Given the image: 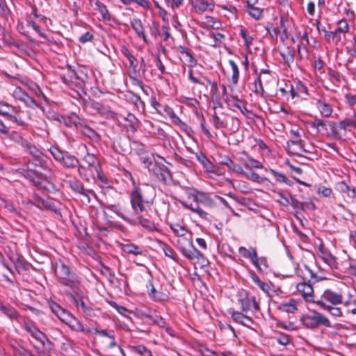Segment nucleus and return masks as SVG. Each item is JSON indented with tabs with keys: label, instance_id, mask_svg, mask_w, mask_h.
Returning a JSON list of instances; mask_svg holds the SVG:
<instances>
[{
	"label": "nucleus",
	"instance_id": "nucleus-18",
	"mask_svg": "<svg viewBox=\"0 0 356 356\" xmlns=\"http://www.w3.org/2000/svg\"><path fill=\"white\" fill-rule=\"evenodd\" d=\"M278 50L284 63L288 66H290L291 64L293 63L295 59V50L293 47L283 44L279 47Z\"/></svg>",
	"mask_w": 356,
	"mask_h": 356
},
{
	"label": "nucleus",
	"instance_id": "nucleus-8",
	"mask_svg": "<svg viewBox=\"0 0 356 356\" xmlns=\"http://www.w3.org/2000/svg\"><path fill=\"white\" fill-rule=\"evenodd\" d=\"M321 302L327 305H341L343 302V296L331 289H326L319 298L316 299L315 305L320 309L322 308Z\"/></svg>",
	"mask_w": 356,
	"mask_h": 356
},
{
	"label": "nucleus",
	"instance_id": "nucleus-10",
	"mask_svg": "<svg viewBox=\"0 0 356 356\" xmlns=\"http://www.w3.org/2000/svg\"><path fill=\"white\" fill-rule=\"evenodd\" d=\"M67 184L74 193L85 197L88 202H90L92 197L96 198L97 197L93 190L86 188L83 184L75 177L68 180Z\"/></svg>",
	"mask_w": 356,
	"mask_h": 356
},
{
	"label": "nucleus",
	"instance_id": "nucleus-49",
	"mask_svg": "<svg viewBox=\"0 0 356 356\" xmlns=\"http://www.w3.org/2000/svg\"><path fill=\"white\" fill-rule=\"evenodd\" d=\"M22 102L31 108L35 109L40 107V104L28 94H26V95L23 98Z\"/></svg>",
	"mask_w": 356,
	"mask_h": 356
},
{
	"label": "nucleus",
	"instance_id": "nucleus-4",
	"mask_svg": "<svg viewBox=\"0 0 356 356\" xmlns=\"http://www.w3.org/2000/svg\"><path fill=\"white\" fill-rule=\"evenodd\" d=\"M55 273L58 282L67 287V291H74L75 288H80V277L63 262L56 264Z\"/></svg>",
	"mask_w": 356,
	"mask_h": 356
},
{
	"label": "nucleus",
	"instance_id": "nucleus-20",
	"mask_svg": "<svg viewBox=\"0 0 356 356\" xmlns=\"http://www.w3.org/2000/svg\"><path fill=\"white\" fill-rule=\"evenodd\" d=\"M291 134L293 136V140H289L287 142V145L289 147H291L292 145L297 146V149L294 150V153L300 156V152H307L306 149H305L301 144L302 140L300 138V136L298 130L291 129L290 131Z\"/></svg>",
	"mask_w": 356,
	"mask_h": 356
},
{
	"label": "nucleus",
	"instance_id": "nucleus-42",
	"mask_svg": "<svg viewBox=\"0 0 356 356\" xmlns=\"http://www.w3.org/2000/svg\"><path fill=\"white\" fill-rule=\"evenodd\" d=\"M246 10L248 14L255 19H259L262 17L263 10L258 7H254V6H252L246 7Z\"/></svg>",
	"mask_w": 356,
	"mask_h": 356
},
{
	"label": "nucleus",
	"instance_id": "nucleus-36",
	"mask_svg": "<svg viewBox=\"0 0 356 356\" xmlns=\"http://www.w3.org/2000/svg\"><path fill=\"white\" fill-rule=\"evenodd\" d=\"M0 310L10 319H16L19 317L17 311L10 305L1 306Z\"/></svg>",
	"mask_w": 356,
	"mask_h": 356
},
{
	"label": "nucleus",
	"instance_id": "nucleus-14",
	"mask_svg": "<svg viewBox=\"0 0 356 356\" xmlns=\"http://www.w3.org/2000/svg\"><path fill=\"white\" fill-rule=\"evenodd\" d=\"M238 252L243 257L250 259L258 270H262V268L259 264L256 248L250 247L248 249L241 246L238 248Z\"/></svg>",
	"mask_w": 356,
	"mask_h": 356
},
{
	"label": "nucleus",
	"instance_id": "nucleus-7",
	"mask_svg": "<svg viewBox=\"0 0 356 356\" xmlns=\"http://www.w3.org/2000/svg\"><path fill=\"white\" fill-rule=\"evenodd\" d=\"M51 165L52 162L51 159L47 155L43 154L38 157L29 160L27 167L31 171H33L37 177H40L42 175L43 172L51 175Z\"/></svg>",
	"mask_w": 356,
	"mask_h": 356
},
{
	"label": "nucleus",
	"instance_id": "nucleus-38",
	"mask_svg": "<svg viewBox=\"0 0 356 356\" xmlns=\"http://www.w3.org/2000/svg\"><path fill=\"white\" fill-rule=\"evenodd\" d=\"M229 64L232 70V82L234 85H236L239 79V70L236 63L233 60H229Z\"/></svg>",
	"mask_w": 356,
	"mask_h": 356
},
{
	"label": "nucleus",
	"instance_id": "nucleus-5",
	"mask_svg": "<svg viewBox=\"0 0 356 356\" xmlns=\"http://www.w3.org/2000/svg\"><path fill=\"white\" fill-rule=\"evenodd\" d=\"M188 197L192 198L194 201L193 203L188 204L186 201H181V204L186 209L191 210L198 214V216L207 220L209 218V213L202 209L200 204L204 206L211 208L214 206V202L212 199L206 193L202 192H197V193H188Z\"/></svg>",
	"mask_w": 356,
	"mask_h": 356
},
{
	"label": "nucleus",
	"instance_id": "nucleus-47",
	"mask_svg": "<svg viewBox=\"0 0 356 356\" xmlns=\"http://www.w3.org/2000/svg\"><path fill=\"white\" fill-rule=\"evenodd\" d=\"M193 242L190 239H187L186 238H179L177 241V247L179 250L182 253L183 250H186L191 247Z\"/></svg>",
	"mask_w": 356,
	"mask_h": 356
},
{
	"label": "nucleus",
	"instance_id": "nucleus-52",
	"mask_svg": "<svg viewBox=\"0 0 356 356\" xmlns=\"http://www.w3.org/2000/svg\"><path fill=\"white\" fill-rule=\"evenodd\" d=\"M195 84H199L204 87L206 90L208 88L207 84L211 85L212 87H216V84L214 82H212L209 79H208L206 76H202V78H197L195 81L194 82Z\"/></svg>",
	"mask_w": 356,
	"mask_h": 356
},
{
	"label": "nucleus",
	"instance_id": "nucleus-29",
	"mask_svg": "<svg viewBox=\"0 0 356 356\" xmlns=\"http://www.w3.org/2000/svg\"><path fill=\"white\" fill-rule=\"evenodd\" d=\"M322 308L321 309L325 310L329 312V314L334 317V318H340L343 316V312L339 305H327L323 302H321Z\"/></svg>",
	"mask_w": 356,
	"mask_h": 356
},
{
	"label": "nucleus",
	"instance_id": "nucleus-55",
	"mask_svg": "<svg viewBox=\"0 0 356 356\" xmlns=\"http://www.w3.org/2000/svg\"><path fill=\"white\" fill-rule=\"evenodd\" d=\"M254 92L257 95H260L261 97L264 96V90L262 86V82L260 75L255 79L254 82Z\"/></svg>",
	"mask_w": 356,
	"mask_h": 356
},
{
	"label": "nucleus",
	"instance_id": "nucleus-9",
	"mask_svg": "<svg viewBox=\"0 0 356 356\" xmlns=\"http://www.w3.org/2000/svg\"><path fill=\"white\" fill-rule=\"evenodd\" d=\"M74 305V306L79 309L81 308L82 312L88 316H90L92 313V309L91 307L87 305L84 301L85 296L81 288H75L74 291H67Z\"/></svg>",
	"mask_w": 356,
	"mask_h": 356
},
{
	"label": "nucleus",
	"instance_id": "nucleus-48",
	"mask_svg": "<svg viewBox=\"0 0 356 356\" xmlns=\"http://www.w3.org/2000/svg\"><path fill=\"white\" fill-rule=\"evenodd\" d=\"M339 186L341 187V190L343 193H346L349 197L354 198L355 197L356 193L355 188H351L345 181L339 183Z\"/></svg>",
	"mask_w": 356,
	"mask_h": 356
},
{
	"label": "nucleus",
	"instance_id": "nucleus-53",
	"mask_svg": "<svg viewBox=\"0 0 356 356\" xmlns=\"http://www.w3.org/2000/svg\"><path fill=\"white\" fill-rule=\"evenodd\" d=\"M14 111V108L8 104H3L0 106V115L6 116L9 119V116H11V112Z\"/></svg>",
	"mask_w": 356,
	"mask_h": 356
},
{
	"label": "nucleus",
	"instance_id": "nucleus-33",
	"mask_svg": "<svg viewBox=\"0 0 356 356\" xmlns=\"http://www.w3.org/2000/svg\"><path fill=\"white\" fill-rule=\"evenodd\" d=\"M339 127L345 132L348 127L356 128V115L354 114L353 115L340 121Z\"/></svg>",
	"mask_w": 356,
	"mask_h": 356
},
{
	"label": "nucleus",
	"instance_id": "nucleus-62",
	"mask_svg": "<svg viewBox=\"0 0 356 356\" xmlns=\"http://www.w3.org/2000/svg\"><path fill=\"white\" fill-rule=\"evenodd\" d=\"M240 35L243 38L245 42V44L247 47H250L252 44L253 38L250 35H249L247 33V31L245 29H241Z\"/></svg>",
	"mask_w": 356,
	"mask_h": 356
},
{
	"label": "nucleus",
	"instance_id": "nucleus-59",
	"mask_svg": "<svg viewBox=\"0 0 356 356\" xmlns=\"http://www.w3.org/2000/svg\"><path fill=\"white\" fill-rule=\"evenodd\" d=\"M26 92L20 87H16L13 92L15 99L22 102L23 98L26 95Z\"/></svg>",
	"mask_w": 356,
	"mask_h": 356
},
{
	"label": "nucleus",
	"instance_id": "nucleus-22",
	"mask_svg": "<svg viewBox=\"0 0 356 356\" xmlns=\"http://www.w3.org/2000/svg\"><path fill=\"white\" fill-rule=\"evenodd\" d=\"M48 306L51 311L62 321L66 316L69 314V312L63 308L59 304L53 301H48Z\"/></svg>",
	"mask_w": 356,
	"mask_h": 356
},
{
	"label": "nucleus",
	"instance_id": "nucleus-15",
	"mask_svg": "<svg viewBox=\"0 0 356 356\" xmlns=\"http://www.w3.org/2000/svg\"><path fill=\"white\" fill-rule=\"evenodd\" d=\"M33 197L35 202L32 203V204L38 209H41L42 207H43L55 213H60L56 205L51 200H44L36 194ZM30 203L31 204V202Z\"/></svg>",
	"mask_w": 356,
	"mask_h": 356
},
{
	"label": "nucleus",
	"instance_id": "nucleus-50",
	"mask_svg": "<svg viewBox=\"0 0 356 356\" xmlns=\"http://www.w3.org/2000/svg\"><path fill=\"white\" fill-rule=\"evenodd\" d=\"M270 172L275 177L277 181L283 182L288 185H291V181H289L283 173L278 172L273 169H270Z\"/></svg>",
	"mask_w": 356,
	"mask_h": 356
},
{
	"label": "nucleus",
	"instance_id": "nucleus-25",
	"mask_svg": "<svg viewBox=\"0 0 356 356\" xmlns=\"http://www.w3.org/2000/svg\"><path fill=\"white\" fill-rule=\"evenodd\" d=\"M83 160L88 165V167L92 168L95 171L100 170L101 164L95 154L87 152Z\"/></svg>",
	"mask_w": 356,
	"mask_h": 356
},
{
	"label": "nucleus",
	"instance_id": "nucleus-19",
	"mask_svg": "<svg viewBox=\"0 0 356 356\" xmlns=\"http://www.w3.org/2000/svg\"><path fill=\"white\" fill-rule=\"evenodd\" d=\"M314 104L322 116L329 118L332 115L333 112L332 106L327 102L324 98L316 99Z\"/></svg>",
	"mask_w": 356,
	"mask_h": 356
},
{
	"label": "nucleus",
	"instance_id": "nucleus-30",
	"mask_svg": "<svg viewBox=\"0 0 356 356\" xmlns=\"http://www.w3.org/2000/svg\"><path fill=\"white\" fill-rule=\"evenodd\" d=\"M88 106L92 108L93 111L101 115H106L109 112L108 107L103 105L102 103L91 100L88 102Z\"/></svg>",
	"mask_w": 356,
	"mask_h": 356
},
{
	"label": "nucleus",
	"instance_id": "nucleus-64",
	"mask_svg": "<svg viewBox=\"0 0 356 356\" xmlns=\"http://www.w3.org/2000/svg\"><path fill=\"white\" fill-rule=\"evenodd\" d=\"M276 340L277 343L281 345L286 346L291 343V340L289 336L286 334H280L277 338Z\"/></svg>",
	"mask_w": 356,
	"mask_h": 356
},
{
	"label": "nucleus",
	"instance_id": "nucleus-23",
	"mask_svg": "<svg viewBox=\"0 0 356 356\" xmlns=\"http://www.w3.org/2000/svg\"><path fill=\"white\" fill-rule=\"evenodd\" d=\"M221 163L222 165H226L230 170L241 175H245L242 166L239 164L236 163L232 161V159L228 156H225L222 157L221 161Z\"/></svg>",
	"mask_w": 356,
	"mask_h": 356
},
{
	"label": "nucleus",
	"instance_id": "nucleus-2",
	"mask_svg": "<svg viewBox=\"0 0 356 356\" xmlns=\"http://www.w3.org/2000/svg\"><path fill=\"white\" fill-rule=\"evenodd\" d=\"M49 150L54 160L64 168L76 169L79 177L84 181L90 182L91 178H94L90 167L81 165L78 158L74 155L71 154L67 151L61 150L56 146H51Z\"/></svg>",
	"mask_w": 356,
	"mask_h": 356
},
{
	"label": "nucleus",
	"instance_id": "nucleus-11",
	"mask_svg": "<svg viewBox=\"0 0 356 356\" xmlns=\"http://www.w3.org/2000/svg\"><path fill=\"white\" fill-rule=\"evenodd\" d=\"M296 289L306 302L315 305L317 298L314 293L312 282L303 280L297 284Z\"/></svg>",
	"mask_w": 356,
	"mask_h": 356
},
{
	"label": "nucleus",
	"instance_id": "nucleus-58",
	"mask_svg": "<svg viewBox=\"0 0 356 356\" xmlns=\"http://www.w3.org/2000/svg\"><path fill=\"white\" fill-rule=\"evenodd\" d=\"M294 209H298L302 211H305V205L302 202L298 201L297 199L294 198L293 196L290 195V204Z\"/></svg>",
	"mask_w": 356,
	"mask_h": 356
},
{
	"label": "nucleus",
	"instance_id": "nucleus-26",
	"mask_svg": "<svg viewBox=\"0 0 356 356\" xmlns=\"http://www.w3.org/2000/svg\"><path fill=\"white\" fill-rule=\"evenodd\" d=\"M300 271L302 273L300 275L302 280L309 282L315 283L318 281V279L316 277V274L309 268L307 265H304L302 268L300 269Z\"/></svg>",
	"mask_w": 356,
	"mask_h": 356
},
{
	"label": "nucleus",
	"instance_id": "nucleus-32",
	"mask_svg": "<svg viewBox=\"0 0 356 356\" xmlns=\"http://www.w3.org/2000/svg\"><path fill=\"white\" fill-rule=\"evenodd\" d=\"M124 252L134 255H141L143 254V248L134 243H126L122 245Z\"/></svg>",
	"mask_w": 356,
	"mask_h": 356
},
{
	"label": "nucleus",
	"instance_id": "nucleus-1",
	"mask_svg": "<svg viewBox=\"0 0 356 356\" xmlns=\"http://www.w3.org/2000/svg\"><path fill=\"white\" fill-rule=\"evenodd\" d=\"M154 197L152 187L135 185L130 193L131 207L110 204L106 208L130 224L135 225L138 220L142 227L152 232L156 229L154 222L149 218L155 212L152 209Z\"/></svg>",
	"mask_w": 356,
	"mask_h": 356
},
{
	"label": "nucleus",
	"instance_id": "nucleus-31",
	"mask_svg": "<svg viewBox=\"0 0 356 356\" xmlns=\"http://www.w3.org/2000/svg\"><path fill=\"white\" fill-rule=\"evenodd\" d=\"M279 309L289 314H295L298 311L296 302L294 299H291L288 302L280 304Z\"/></svg>",
	"mask_w": 356,
	"mask_h": 356
},
{
	"label": "nucleus",
	"instance_id": "nucleus-40",
	"mask_svg": "<svg viewBox=\"0 0 356 356\" xmlns=\"http://www.w3.org/2000/svg\"><path fill=\"white\" fill-rule=\"evenodd\" d=\"M328 121H325L321 119L315 118L314 120L311 123V127L316 129L317 133H319L326 129V125Z\"/></svg>",
	"mask_w": 356,
	"mask_h": 356
},
{
	"label": "nucleus",
	"instance_id": "nucleus-60",
	"mask_svg": "<svg viewBox=\"0 0 356 356\" xmlns=\"http://www.w3.org/2000/svg\"><path fill=\"white\" fill-rule=\"evenodd\" d=\"M229 314L233 321L241 324L243 322L244 318L245 317V315L239 312L230 311Z\"/></svg>",
	"mask_w": 356,
	"mask_h": 356
},
{
	"label": "nucleus",
	"instance_id": "nucleus-56",
	"mask_svg": "<svg viewBox=\"0 0 356 356\" xmlns=\"http://www.w3.org/2000/svg\"><path fill=\"white\" fill-rule=\"evenodd\" d=\"M22 326L23 328L31 336L34 334L35 332L38 329L32 322L30 321H24Z\"/></svg>",
	"mask_w": 356,
	"mask_h": 356
},
{
	"label": "nucleus",
	"instance_id": "nucleus-24",
	"mask_svg": "<svg viewBox=\"0 0 356 356\" xmlns=\"http://www.w3.org/2000/svg\"><path fill=\"white\" fill-rule=\"evenodd\" d=\"M79 129L83 135L88 137L93 141L97 142L101 138L100 135L96 131L86 124H79Z\"/></svg>",
	"mask_w": 356,
	"mask_h": 356
},
{
	"label": "nucleus",
	"instance_id": "nucleus-6",
	"mask_svg": "<svg viewBox=\"0 0 356 356\" xmlns=\"http://www.w3.org/2000/svg\"><path fill=\"white\" fill-rule=\"evenodd\" d=\"M300 321L306 328L311 330L316 329L321 325L326 327L332 326L326 316L315 310L312 311L311 314L302 315Z\"/></svg>",
	"mask_w": 356,
	"mask_h": 356
},
{
	"label": "nucleus",
	"instance_id": "nucleus-34",
	"mask_svg": "<svg viewBox=\"0 0 356 356\" xmlns=\"http://www.w3.org/2000/svg\"><path fill=\"white\" fill-rule=\"evenodd\" d=\"M95 9L98 10L104 20L106 21H110L111 20V15L110 13L106 8V6L100 1H97L95 3Z\"/></svg>",
	"mask_w": 356,
	"mask_h": 356
},
{
	"label": "nucleus",
	"instance_id": "nucleus-43",
	"mask_svg": "<svg viewBox=\"0 0 356 356\" xmlns=\"http://www.w3.org/2000/svg\"><path fill=\"white\" fill-rule=\"evenodd\" d=\"M129 76L132 85L138 86L139 88H141L144 85L142 79L138 77V70H136V72H134V70H131Z\"/></svg>",
	"mask_w": 356,
	"mask_h": 356
},
{
	"label": "nucleus",
	"instance_id": "nucleus-28",
	"mask_svg": "<svg viewBox=\"0 0 356 356\" xmlns=\"http://www.w3.org/2000/svg\"><path fill=\"white\" fill-rule=\"evenodd\" d=\"M131 25L137 35L140 38H142L144 41L146 42V35L145 34L144 28L141 20L136 18L133 19L131 21Z\"/></svg>",
	"mask_w": 356,
	"mask_h": 356
},
{
	"label": "nucleus",
	"instance_id": "nucleus-39",
	"mask_svg": "<svg viewBox=\"0 0 356 356\" xmlns=\"http://www.w3.org/2000/svg\"><path fill=\"white\" fill-rule=\"evenodd\" d=\"M24 149L27 151L31 155H32L33 159L40 156L43 154V153L33 144L30 142L27 143V145H25Z\"/></svg>",
	"mask_w": 356,
	"mask_h": 356
},
{
	"label": "nucleus",
	"instance_id": "nucleus-41",
	"mask_svg": "<svg viewBox=\"0 0 356 356\" xmlns=\"http://www.w3.org/2000/svg\"><path fill=\"white\" fill-rule=\"evenodd\" d=\"M228 104L233 107L237 108L243 113H245V112H248V109L246 108L243 102L236 97H234L232 100H229L228 102Z\"/></svg>",
	"mask_w": 356,
	"mask_h": 356
},
{
	"label": "nucleus",
	"instance_id": "nucleus-45",
	"mask_svg": "<svg viewBox=\"0 0 356 356\" xmlns=\"http://www.w3.org/2000/svg\"><path fill=\"white\" fill-rule=\"evenodd\" d=\"M170 228L175 234L179 237H183L187 233V229L178 223L170 225Z\"/></svg>",
	"mask_w": 356,
	"mask_h": 356
},
{
	"label": "nucleus",
	"instance_id": "nucleus-63",
	"mask_svg": "<svg viewBox=\"0 0 356 356\" xmlns=\"http://www.w3.org/2000/svg\"><path fill=\"white\" fill-rule=\"evenodd\" d=\"M8 120L10 121L15 122L18 126H20L24 129H26L28 127V124L23 121L22 119L18 115H12L11 116H9Z\"/></svg>",
	"mask_w": 356,
	"mask_h": 356
},
{
	"label": "nucleus",
	"instance_id": "nucleus-13",
	"mask_svg": "<svg viewBox=\"0 0 356 356\" xmlns=\"http://www.w3.org/2000/svg\"><path fill=\"white\" fill-rule=\"evenodd\" d=\"M62 321L74 331L81 332L86 334H89L92 332L91 329H85L81 321L70 313H69Z\"/></svg>",
	"mask_w": 356,
	"mask_h": 356
},
{
	"label": "nucleus",
	"instance_id": "nucleus-61",
	"mask_svg": "<svg viewBox=\"0 0 356 356\" xmlns=\"http://www.w3.org/2000/svg\"><path fill=\"white\" fill-rule=\"evenodd\" d=\"M277 195L279 197L277 202L280 204L284 207H288L290 204V195L287 197L283 193L279 192Z\"/></svg>",
	"mask_w": 356,
	"mask_h": 356
},
{
	"label": "nucleus",
	"instance_id": "nucleus-21",
	"mask_svg": "<svg viewBox=\"0 0 356 356\" xmlns=\"http://www.w3.org/2000/svg\"><path fill=\"white\" fill-rule=\"evenodd\" d=\"M319 251L321 252V257L325 264L332 269H338L339 267L337 258L334 255L323 247H320Z\"/></svg>",
	"mask_w": 356,
	"mask_h": 356
},
{
	"label": "nucleus",
	"instance_id": "nucleus-46",
	"mask_svg": "<svg viewBox=\"0 0 356 356\" xmlns=\"http://www.w3.org/2000/svg\"><path fill=\"white\" fill-rule=\"evenodd\" d=\"M32 337L37 340L43 346H44L47 343H49V340L46 334L41 332L39 329L35 332L34 334L32 335Z\"/></svg>",
	"mask_w": 356,
	"mask_h": 356
},
{
	"label": "nucleus",
	"instance_id": "nucleus-12",
	"mask_svg": "<svg viewBox=\"0 0 356 356\" xmlns=\"http://www.w3.org/2000/svg\"><path fill=\"white\" fill-rule=\"evenodd\" d=\"M93 332L94 334H97L101 337H106L108 339V342H102L105 349H111L118 346L113 330H99L98 328H95Z\"/></svg>",
	"mask_w": 356,
	"mask_h": 356
},
{
	"label": "nucleus",
	"instance_id": "nucleus-17",
	"mask_svg": "<svg viewBox=\"0 0 356 356\" xmlns=\"http://www.w3.org/2000/svg\"><path fill=\"white\" fill-rule=\"evenodd\" d=\"M182 254L189 260L204 263L205 257L194 245H191L189 248L183 250Z\"/></svg>",
	"mask_w": 356,
	"mask_h": 356
},
{
	"label": "nucleus",
	"instance_id": "nucleus-37",
	"mask_svg": "<svg viewBox=\"0 0 356 356\" xmlns=\"http://www.w3.org/2000/svg\"><path fill=\"white\" fill-rule=\"evenodd\" d=\"M8 138L17 145H20L23 148L25 145H27V143L29 142L26 138H23L18 132L12 131L11 133H8Z\"/></svg>",
	"mask_w": 356,
	"mask_h": 356
},
{
	"label": "nucleus",
	"instance_id": "nucleus-51",
	"mask_svg": "<svg viewBox=\"0 0 356 356\" xmlns=\"http://www.w3.org/2000/svg\"><path fill=\"white\" fill-rule=\"evenodd\" d=\"M197 160L202 164L203 167L207 170L211 171L213 168L211 162L203 154L197 156Z\"/></svg>",
	"mask_w": 356,
	"mask_h": 356
},
{
	"label": "nucleus",
	"instance_id": "nucleus-54",
	"mask_svg": "<svg viewBox=\"0 0 356 356\" xmlns=\"http://www.w3.org/2000/svg\"><path fill=\"white\" fill-rule=\"evenodd\" d=\"M162 249L166 257H170L175 261L177 260L176 253L170 246L163 243Z\"/></svg>",
	"mask_w": 356,
	"mask_h": 356
},
{
	"label": "nucleus",
	"instance_id": "nucleus-3",
	"mask_svg": "<svg viewBox=\"0 0 356 356\" xmlns=\"http://www.w3.org/2000/svg\"><path fill=\"white\" fill-rule=\"evenodd\" d=\"M140 161L145 168H147L150 175L154 176L159 181L167 183L171 178L168 168L164 158L159 155H144L140 156Z\"/></svg>",
	"mask_w": 356,
	"mask_h": 356
},
{
	"label": "nucleus",
	"instance_id": "nucleus-35",
	"mask_svg": "<svg viewBox=\"0 0 356 356\" xmlns=\"http://www.w3.org/2000/svg\"><path fill=\"white\" fill-rule=\"evenodd\" d=\"M130 350L140 356H153L152 351L143 345L130 346Z\"/></svg>",
	"mask_w": 356,
	"mask_h": 356
},
{
	"label": "nucleus",
	"instance_id": "nucleus-27",
	"mask_svg": "<svg viewBox=\"0 0 356 356\" xmlns=\"http://www.w3.org/2000/svg\"><path fill=\"white\" fill-rule=\"evenodd\" d=\"M193 6L197 12L202 13L207 10H213L214 5L206 0H196L193 3Z\"/></svg>",
	"mask_w": 356,
	"mask_h": 356
},
{
	"label": "nucleus",
	"instance_id": "nucleus-16",
	"mask_svg": "<svg viewBox=\"0 0 356 356\" xmlns=\"http://www.w3.org/2000/svg\"><path fill=\"white\" fill-rule=\"evenodd\" d=\"M241 308L243 312H248L252 306L255 311H259L260 307L254 296L246 295L244 298L238 299Z\"/></svg>",
	"mask_w": 356,
	"mask_h": 356
},
{
	"label": "nucleus",
	"instance_id": "nucleus-57",
	"mask_svg": "<svg viewBox=\"0 0 356 356\" xmlns=\"http://www.w3.org/2000/svg\"><path fill=\"white\" fill-rule=\"evenodd\" d=\"M327 125L329 126L332 131V136L336 139H340L341 137L340 134L337 131V123L334 121H328Z\"/></svg>",
	"mask_w": 356,
	"mask_h": 356
},
{
	"label": "nucleus",
	"instance_id": "nucleus-44",
	"mask_svg": "<svg viewBox=\"0 0 356 356\" xmlns=\"http://www.w3.org/2000/svg\"><path fill=\"white\" fill-rule=\"evenodd\" d=\"M337 28L335 29L337 34L341 36L343 33H348L349 31V25L346 19L339 20L337 23Z\"/></svg>",
	"mask_w": 356,
	"mask_h": 356
}]
</instances>
